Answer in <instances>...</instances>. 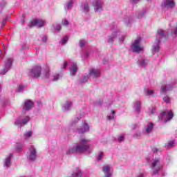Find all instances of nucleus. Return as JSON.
Returning a JSON list of instances; mask_svg holds the SVG:
<instances>
[{
	"label": "nucleus",
	"instance_id": "20e7f679",
	"mask_svg": "<svg viewBox=\"0 0 177 177\" xmlns=\"http://www.w3.org/2000/svg\"><path fill=\"white\" fill-rule=\"evenodd\" d=\"M28 122H30V116L21 115L16 118L14 122V125L18 128H21V127H24V125L27 124Z\"/></svg>",
	"mask_w": 177,
	"mask_h": 177
},
{
	"label": "nucleus",
	"instance_id": "37998d69",
	"mask_svg": "<svg viewBox=\"0 0 177 177\" xmlns=\"http://www.w3.org/2000/svg\"><path fill=\"white\" fill-rule=\"evenodd\" d=\"M45 77H46V78H50V70H48L47 71H46Z\"/></svg>",
	"mask_w": 177,
	"mask_h": 177
},
{
	"label": "nucleus",
	"instance_id": "4468645a",
	"mask_svg": "<svg viewBox=\"0 0 177 177\" xmlns=\"http://www.w3.org/2000/svg\"><path fill=\"white\" fill-rule=\"evenodd\" d=\"M13 158V153H10L6 156L3 160V168L9 169L12 166V160Z\"/></svg>",
	"mask_w": 177,
	"mask_h": 177
},
{
	"label": "nucleus",
	"instance_id": "393cba45",
	"mask_svg": "<svg viewBox=\"0 0 177 177\" xmlns=\"http://www.w3.org/2000/svg\"><path fill=\"white\" fill-rule=\"evenodd\" d=\"M81 120V115H76L69 123L70 127H75L77 124V122Z\"/></svg>",
	"mask_w": 177,
	"mask_h": 177
},
{
	"label": "nucleus",
	"instance_id": "e433bc0d",
	"mask_svg": "<svg viewBox=\"0 0 177 177\" xmlns=\"http://www.w3.org/2000/svg\"><path fill=\"white\" fill-rule=\"evenodd\" d=\"M60 78L59 75H55L51 77L50 80L51 81H57Z\"/></svg>",
	"mask_w": 177,
	"mask_h": 177
},
{
	"label": "nucleus",
	"instance_id": "c03bdc74",
	"mask_svg": "<svg viewBox=\"0 0 177 177\" xmlns=\"http://www.w3.org/2000/svg\"><path fill=\"white\" fill-rule=\"evenodd\" d=\"M79 45L80 46V48H84V46H85V41L84 40H80Z\"/></svg>",
	"mask_w": 177,
	"mask_h": 177
},
{
	"label": "nucleus",
	"instance_id": "b1692460",
	"mask_svg": "<svg viewBox=\"0 0 177 177\" xmlns=\"http://www.w3.org/2000/svg\"><path fill=\"white\" fill-rule=\"evenodd\" d=\"M74 5V0H70L64 5V9L66 12H68V10H71L73 8V6Z\"/></svg>",
	"mask_w": 177,
	"mask_h": 177
},
{
	"label": "nucleus",
	"instance_id": "603ef678",
	"mask_svg": "<svg viewBox=\"0 0 177 177\" xmlns=\"http://www.w3.org/2000/svg\"><path fill=\"white\" fill-rule=\"evenodd\" d=\"M152 151H153V153H158V151H161L160 149H158V148L154 147L152 149Z\"/></svg>",
	"mask_w": 177,
	"mask_h": 177
},
{
	"label": "nucleus",
	"instance_id": "cd10ccee",
	"mask_svg": "<svg viewBox=\"0 0 177 177\" xmlns=\"http://www.w3.org/2000/svg\"><path fill=\"white\" fill-rule=\"evenodd\" d=\"M88 80H89V75H83L80 79V84H85Z\"/></svg>",
	"mask_w": 177,
	"mask_h": 177
},
{
	"label": "nucleus",
	"instance_id": "6e6d98bb",
	"mask_svg": "<svg viewBox=\"0 0 177 177\" xmlns=\"http://www.w3.org/2000/svg\"><path fill=\"white\" fill-rule=\"evenodd\" d=\"M124 39H125V36H122L120 38H119V41L124 42Z\"/></svg>",
	"mask_w": 177,
	"mask_h": 177
},
{
	"label": "nucleus",
	"instance_id": "79ce46f5",
	"mask_svg": "<svg viewBox=\"0 0 177 177\" xmlns=\"http://www.w3.org/2000/svg\"><path fill=\"white\" fill-rule=\"evenodd\" d=\"M24 91V85H19L18 86V92H23Z\"/></svg>",
	"mask_w": 177,
	"mask_h": 177
},
{
	"label": "nucleus",
	"instance_id": "a211bd4d",
	"mask_svg": "<svg viewBox=\"0 0 177 177\" xmlns=\"http://www.w3.org/2000/svg\"><path fill=\"white\" fill-rule=\"evenodd\" d=\"M88 74L91 78L95 80L100 77V71L99 69L90 68Z\"/></svg>",
	"mask_w": 177,
	"mask_h": 177
},
{
	"label": "nucleus",
	"instance_id": "1a4fd4ad",
	"mask_svg": "<svg viewBox=\"0 0 177 177\" xmlns=\"http://www.w3.org/2000/svg\"><path fill=\"white\" fill-rule=\"evenodd\" d=\"M38 157L37 152V148L31 145L28 148V160L30 161H35Z\"/></svg>",
	"mask_w": 177,
	"mask_h": 177
},
{
	"label": "nucleus",
	"instance_id": "aec40b11",
	"mask_svg": "<svg viewBox=\"0 0 177 177\" xmlns=\"http://www.w3.org/2000/svg\"><path fill=\"white\" fill-rule=\"evenodd\" d=\"M89 125H88V123L84 122L83 123V126L80 128V129H77V132L78 133H85L86 132H89Z\"/></svg>",
	"mask_w": 177,
	"mask_h": 177
},
{
	"label": "nucleus",
	"instance_id": "052dcab7",
	"mask_svg": "<svg viewBox=\"0 0 177 177\" xmlns=\"http://www.w3.org/2000/svg\"><path fill=\"white\" fill-rule=\"evenodd\" d=\"M22 49H26V45L22 46Z\"/></svg>",
	"mask_w": 177,
	"mask_h": 177
},
{
	"label": "nucleus",
	"instance_id": "680f3d73",
	"mask_svg": "<svg viewBox=\"0 0 177 177\" xmlns=\"http://www.w3.org/2000/svg\"><path fill=\"white\" fill-rule=\"evenodd\" d=\"M0 55H2V51H1V52H0Z\"/></svg>",
	"mask_w": 177,
	"mask_h": 177
},
{
	"label": "nucleus",
	"instance_id": "58836bf2",
	"mask_svg": "<svg viewBox=\"0 0 177 177\" xmlns=\"http://www.w3.org/2000/svg\"><path fill=\"white\" fill-rule=\"evenodd\" d=\"M103 157H104L103 152H100V153L98 154L97 157V161H100V160H102V158H103Z\"/></svg>",
	"mask_w": 177,
	"mask_h": 177
},
{
	"label": "nucleus",
	"instance_id": "a878e982",
	"mask_svg": "<svg viewBox=\"0 0 177 177\" xmlns=\"http://www.w3.org/2000/svg\"><path fill=\"white\" fill-rule=\"evenodd\" d=\"M77 70L78 67L77 66V64H73L70 68V74L72 75H75V74H77Z\"/></svg>",
	"mask_w": 177,
	"mask_h": 177
},
{
	"label": "nucleus",
	"instance_id": "412c9836",
	"mask_svg": "<svg viewBox=\"0 0 177 177\" xmlns=\"http://www.w3.org/2000/svg\"><path fill=\"white\" fill-rule=\"evenodd\" d=\"M133 110H135L136 113H140L141 109H142V102L139 100H136L133 102Z\"/></svg>",
	"mask_w": 177,
	"mask_h": 177
},
{
	"label": "nucleus",
	"instance_id": "4be33fe9",
	"mask_svg": "<svg viewBox=\"0 0 177 177\" xmlns=\"http://www.w3.org/2000/svg\"><path fill=\"white\" fill-rule=\"evenodd\" d=\"M123 23L127 27H131L132 26V23H133V18L131 16H128L122 19Z\"/></svg>",
	"mask_w": 177,
	"mask_h": 177
},
{
	"label": "nucleus",
	"instance_id": "7ed1b4c3",
	"mask_svg": "<svg viewBox=\"0 0 177 177\" xmlns=\"http://www.w3.org/2000/svg\"><path fill=\"white\" fill-rule=\"evenodd\" d=\"M167 35H168V34L164 32V30H162V29L158 30L157 36L156 39V42L154 43L153 45L152 46V52L153 55L154 53H158V52H160V49L161 48L160 46L161 41L158 38H167Z\"/></svg>",
	"mask_w": 177,
	"mask_h": 177
},
{
	"label": "nucleus",
	"instance_id": "de8ad7c7",
	"mask_svg": "<svg viewBox=\"0 0 177 177\" xmlns=\"http://www.w3.org/2000/svg\"><path fill=\"white\" fill-rule=\"evenodd\" d=\"M124 139L125 138H124V136H121L118 138V141L119 142V143H121V142H124Z\"/></svg>",
	"mask_w": 177,
	"mask_h": 177
},
{
	"label": "nucleus",
	"instance_id": "bf43d9fd",
	"mask_svg": "<svg viewBox=\"0 0 177 177\" xmlns=\"http://www.w3.org/2000/svg\"><path fill=\"white\" fill-rule=\"evenodd\" d=\"M102 103L103 102L102 101H100V102H97V105L98 106H102Z\"/></svg>",
	"mask_w": 177,
	"mask_h": 177
},
{
	"label": "nucleus",
	"instance_id": "3c124183",
	"mask_svg": "<svg viewBox=\"0 0 177 177\" xmlns=\"http://www.w3.org/2000/svg\"><path fill=\"white\" fill-rule=\"evenodd\" d=\"M138 128H140V126L138 125V124H133L132 127H131V129L133 131L135 129H138Z\"/></svg>",
	"mask_w": 177,
	"mask_h": 177
},
{
	"label": "nucleus",
	"instance_id": "13d9d810",
	"mask_svg": "<svg viewBox=\"0 0 177 177\" xmlns=\"http://www.w3.org/2000/svg\"><path fill=\"white\" fill-rule=\"evenodd\" d=\"M55 30H57V31H60L62 30V26H58L55 28Z\"/></svg>",
	"mask_w": 177,
	"mask_h": 177
},
{
	"label": "nucleus",
	"instance_id": "e2e57ef3",
	"mask_svg": "<svg viewBox=\"0 0 177 177\" xmlns=\"http://www.w3.org/2000/svg\"><path fill=\"white\" fill-rule=\"evenodd\" d=\"M1 86H0V91H1Z\"/></svg>",
	"mask_w": 177,
	"mask_h": 177
},
{
	"label": "nucleus",
	"instance_id": "c9c22d12",
	"mask_svg": "<svg viewBox=\"0 0 177 177\" xmlns=\"http://www.w3.org/2000/svg\"><path fill=\"white\" fill-rule=\"evenodd\" d=\"M140 136H142V132H140V131H137L136 133L133 136V137H134L136 139H137V138H140Z\"/></svg>",
	"mask_w": 177,
	"mask_h": 177
},
{
	"label": "nucleus",
	"instance_id": "09e8293b",
	"mask_svg": "<svg viewBox=\"0 0 177 177\" xmlns=\"http://www.w3.org/2000/svg\"><path fill=\"white\" fill-rule=\"evenodd\" d=\"M67 66H68V63L67 62H64L63 66H62V68L63 70H65V68H67Z\"/></svg>",
	"mask_w": 177,
	"mask_h": 177
},
{
	"label": "nucleus",
	"instance_id": "4c0bfd02",
	"mask_svg": "<svg viewBox=\"0 0 177 177\" xmlns=\"http://www.w3.org/2000/svg\"><path fill=\"white\" fill-rule=\"evenodd\" d=\"M172 37H176L177 35V26L171 31Z\"/></svg>",
	"mask_w": 177,
	"mask_h": 177
},
{
	"label": "nucleus",
	"instance_id": "7c9ffc66",
	"mask_svg": "<svg viewBox=\"0 0 177 177\" xmlns=\"http://www.w3.org/2000/svg\"><path fill=\"white\" fill-rule=\"evenodd\" d=\"M24 139H26V140H27V139H30V138H31V136H32V131H27L24 134Z\"/></svg>",
	"mask_w": 177,
	"mask_h": 177
},
{
	"label": "nucleus",
	"instance_id": "c756f323",
	"mask_svg": "<svg viewBox=\"0 0 177 177\" xmlns=\"http://www.w3.org/2000/svg\"><path fill=\"white\" fill-rule=\"evenodd\" d=\"M74 153H77V151H75V147H74L73 148H69L66 151V154H67L68 156L70 154H74Z\"/></svg>",
	"mask_w": 177,
	"mask_h": 177
},
{
	"label": "nucleus",
	"instance_id": "864d4df0",
	"mask_svg": "<svg viewBox=\"0 0 177 177\" xmlns=\"http://www.w3.org/2000/svg\"><path fill=\"white\" fill-rule=\"evenodd\" d=\"M8 21V18H6L3 20V23H2V27H5V24H6V22Z\"/></svg>",
	"mask_w": 177,
	"mask_h": 177
},
{
	"label": "nucleus",
	"instance_id": "f03ea898",
	"mask_svg": "<svg viewBox=\"0 0 177 177\" xmlns=\"http://www.w3.org/2000/svg\"><path fill=\"white\" fill-rule=\"evenodd\" d=\"M90 147L91 140L88 138H81L80 142L76 144V145L75 146L76 153L79 154L85 153L86 151H88Z\"/></svg>",
	"mask_w": 177,
	"mask_h": 177
},
{
	"label": "nucleus",
	"instance_id": "6ab92c4d",
	"mask_svg": "<svg viewBox=\"0 0 177 177\" xmlns=\"http://www.w3.org/2000/svg\"><path fill=\"white\" fill-rule=\"evenodd\" d=\"M73 106V102L71 101H66L62 105V108L63 111L65 113H67L68 111H70L71 110V107Z\"/></svg>",
	"mask_w": 177,
	"mask_h": 177
},
{
	"label": "nucleus",
	"instance_id": "dca6fc26",
	"mask_svg": "<svg viewBox=\"0 0 177 177\" xmlns=\"http://www.w3.org/2000/svg\"><path fill=\"white\" fill-rule=\"evenodd\" d=\"M161 6L167 9H174L175 8V1L174 0H164Z\"/></svg>",
	"mask_w": 177,
	"mask_h": 177
},
{
	"label": "nucleus",
	"instance_id": "f704fd0d",
	"mask_svg": "<svg viewBox=\"0 0 177 177\" xmlns=\"http://www.w3.org/2000/svg\"><path fill=\"white\" fill-rule=\"evenodd\" d=\"M174 145H175V142L174 141H170L165 145L166 149H171V147H174Z\"/></svg>",
	"mask_w": 177,
	"mask_h": 177
},
{
	"label": "nucleus",
	"instance_id": "9b49d317",
	"mask_svg": "<svg viewBox=\"0 0 177 177\" xmlns=\"http://www.w3.org/2000/svg\"><path fill=\"white\" fill-rule=\"evenodd\" d=\"M13 64V59L8 58L5 60V64L3 69L0 72L1 75H5L12 68V64Z\"/></svg>",
	"mask_w": 177,
	"mask_h": 177
},
{
	"label": "nucleus",
	"instance_id": "a19ab883",
	"mask_svg": "<svg viewBox=\"0 0 177 177\" xmlns=\"http://www.w3.org/2000/svg\"><path fill=\"white\" fill-rule=\"evenodd\" d=\"M24 147L23 145H19L16 146V150L17 151H20Z\"/></svg>",
	"mask_w": 177,
	"mask_h": 177
},
{
	"label": "nucleus",
	"instance_id": "72a5a7b5",
	"mask_svg": "<svg viewBox=\"0 0 177 177\" xmlns=\"http://www.w3.org/2000/svg\"><path fill=\"white\" fill-rule=\"evenodd\" d=\"M111 114H112V115H109L107 116V119H108L109 121H111V120H114V115L115 114V111L112 110V111H111Z\"/></svg>",
	"mask_w": 177,
	"mask_h": 177
},
{
	"label": "nucleus",
	"instance_id": "5fc2aeb1",
	"mask_svg": "<svg viewBox=\"0 0 177 177\" xmlns=\"http://www.w3.org/2000/svg\"><path fill=\"white\" fill-rule=\"evenodd\" d=\"M136 177H145V173H138Z\"/></svg>",
	"mask_w": 177,
	"mask_h": 177
},
{
	"label": "nucleus",
	"instance_id": "f3484780",
	"mask_svg": "<svg viewBox=\"0 0 177 177\" xmlns=\"http://www.w3.org/2000/svg\"><path fill=\"white\" fill-rule=\"evenodd\" d=\"M137 64L139 67L145 68L147 64H149V59L147 58L140 57L137 61Z\"/></svg>",
	"mask_w": 177,
	"mask_h": 177
},
{
	"label": "nucleus",
	"instance_id": "0eeeda50",
	"mask_svg": "<svg viewBox=\"0 0 177 177\" xmlns=\"http://www.w3.org/2000/svg\"><path fill=\"white\" fill-rule=\"evenodd\" d=\"M175 88L174 82H169L163 81L161 88H160V93L161 95H165L167 92H169V91H172Z\"/></svg>",
	"mask_w": 177,
	"mask_h": 177
},
{
	"label": "nucleus",
	"instance_id": "f8f14e48",
	"mask_svg": "<svg viewBox=\"0 0 177 177\" xmlns=\"http://www.w3.org/2000/svg\"><path fill=\"white\" fill-rule=\"evenodd\" d=\"M92 5L94 8V11L95 13H100L103 11V1L100 0H94L92 2Z\"/></svg>",
	"mask_w": 177,
	"mask_h": 177
},
{
	"label": "nucleus",
	"instance_id": "9d476101",
	"mask_svg": "<svg viewBox=\"0 0 177 177\" xmlns=\"http://www.w3.org/2000/svg\"><path fill=\"white\" fill-rule=\"evenodd\" d=\"M141 39H142L140 37L138 38L131 45V50L134 53H140V52L143 50V47L140 46Z\"/></svg>",
	"mask_w": 177,
	"mask_h": 177
},
{
	"label": "nucleus",
	"instance_id": "f257e3e1",
	"mask_svg": "<svg viewBox=\"0 0 177 177\" xmlns=\"http://www.w3.org/2000/svg\"><path fill=\"white\" fill-rule=\"evenodd\" d=\"M147 161L150 165L152 172L151 176H158L160 175V171L162 169V162L161 161V158H155L150 160V159L147 158Z\"/></svg>",
	"mask_w": 177,
	"mask_h": 177
},
{
	"label": "nucleus",
	"instance_id": "2f4dec72",
	"mask_svg": "<svg viewBox=\"0 0 177 177\" xmlns=\"http://www.w3.org/2000/svg\"><path fill=\"white\" fill-rule=\"evenodd\" d=\"M143 17H146V10L140 12L137 16V19H143Z\"/></svg>",
	"mask_w": 177,
	"mask_h": 177
},
{
	"label": "nucleus",
	"instance_id": "ddd939ff",
	"mask_svg": "<svg viewBox=\"0 0 177 177\" xmlns=\"http://www.w3.org/2000/svg\"><path fill=\"white\" fill-rule=\"evenodd\" d=\"M34 107V102L30 100H26L22 104V113H27V111H30L31 109Z\"/></svg>",
	"mask_w": 177,
	"mask_h": 177
},
{
	"label": "nucleus",
	"instance_id": "a18cd8bd",
	"mask_svg": "<svg viewBox=\"0 0 177 177\" xmlns=\"http://www.w3.org/2000/svg\"><path fill=\"white\" fill-rule=\"evenodd\" d=\"M70 23L67 21V19L62 20V26H68Z\"/></svg>",
	"mask_w": 177,
	"mask_h": 177
},
{
	"label": "nucleus",
	"instance_id": "2eb2a0df",
	"mask_svg": "<svg viewBox=\"0 0 177 177\" xmlns=\"http://www.w3.org/2000/svg\"><path fill=\"white\" fill-rule=\"evenodd\" d=\"M46 23V21L42 19H33L28 25L29 27H44V24Z\"/></svg>",
	"mask_w": 177,
	"mask_h": 177
},
{
	"label": "nucleus",
	"instance_id": "39448f33",
	"mask_svg": "<svg viewBox=\"0 0 177 177\" xmlns=\"http://www.w3.org/2000/svg\"><path fill=\"white\" fill-rule=\"evenodd\" d=\"M41 71H42V68L40 66H35L29 69L27 74L32 78H39L41 77Z\"/></svg>",
	"mask_w": 177,
	"mask_h": 177
},
{
	"label": "nucleus",
	"instance_id": "bb28decb",
	"mask_svg": "<svg viewBox=\"0 0 177 177\" xmlns=\"http://www.w3.org/2000/svg\"><path fill=\"white\" fill-rule=\"evenodd\" d=\"M81 10L84 12V13H88L89 12V4L87 3H84V4L81 5Z\"/></svg>",
	"mask_w": 177,
	"mask_h": 177
},
{
	"label": "nucleus",
	"instance_id": "5701e85b",
	"mask_svg": "<svg viewBox=\"0 0 177 177\" xmlns=\"http://www.w3.org/2000/svg\"><path fill=\"white\" fill-rule=\"evenodd\" d=\"M154 128V124L153 122H149L147 126L145 127L144 129L145 131V133L149 135L153 132V129Z\"/></svg>",
	"mask_w": 177,
	"mask_h": 177
},
{
	"label": "nucleus",
	"instance_id": "4d7b16f0",
	"mask_svg": "<svg viewBox=\"0 0 177 177\" xmlns=\"http://www.w3.org/2000/svg\"><path fill=\"white\" fill-rule=\"evenodd\" d=\"M84 59H87V57H89V53L88 52H86L84 55Z\"/></svg>",
	"mask_w": 177,
	"mask_h": 177
},
{
	"label": "nucleus",
	"instance_id": "8fccbe9b",
	"mask_svg": "<svg viewBox=\"0 0 177 177\" xmlns=\"http://www.w3.org/2000/svg\"><path fill=\"white\" fill-rule=\"evenodd\" d=\"M47 41H48V37L46 36H43L41 38V41L45 44L46 43Z\"/></svg>",
	"mask_w": 177,
	"mask_h": 177
},
{
	"label": "nucleus",
	"instance_id": "ea45409f",
	"mask_svg": "<svg viewBox=\"0 0 177 177\" xmlns=\"http://www.w3.org/2000/svg\"><path fill=\"white\" fill-rule=\"evenodd\" d=\"M163 100H164V102H165V103H167V104L171 102V100L169 99V97H168V96L164 97Z\"/></svg>",
	"mask_w": 177,
	"mask_h": 177
},
{
	"label": "nucleus",
	"instance_id": "c85d7f7f",
	"mask_svg": "<svg viewBox=\"0 0 177 177\" xmlns=\"http://www.w3.org/2000/svg\"><path fill=\"white\" fill-rule=\"evenodd\" d=\"M145 95L150 97L151 96H156V92L153 91V90L149 89L145 92Z\"/></svg>",
	"mask_w": 177,
	"mask_h": 177
},
{
	"label": "nucleus",
	"instance_id": "473e14b6",
	"mask_svg": "<svg viewBox=\"0 0 177 177\" xmlns=\"http://www.w3.org/2000/svg\"><path fill=\"white\" fill-rule=\"evenodd\" d=\"M68 41V37L64 36L63 39L60 41V44L62 45H66L67 44V41Z\"/></svg>",
	"mask_w": 177,
	"mask_h": 177
},
{
	"label": "nucleus",
	"instance_id": "423d86ee",
	"mask_svg": "<svg viewBox=\"0 0 177 177\" xmlns=\"http://www.w3.org/2000/svg\"><path fill=\"white\" fill-rule=\"evenodd\" d=\"M111 30L112 32V34L109 36H108L107 42L109 44H113L114 42V39L120 35V29H118L117 25H112L111 26Z\"/></svg>",
	"mask_w": 177,
	"mask_h": 177
},
{
	"label": "nucleus",
	"instance_id": "6e6552de",
	"mask_svg": "<svg viewBox=\"0 0 177 177\" xmlns=\"http://www.w3.org/2000/svg\"><path fill=\"white\" fill-rule=\"evenodd\" d=\"M172 118H174V112L172 111H165L159 115V120L162 121V122H168V121H171Z\"/></svg>",
	"mask_w": 177,
	"mask_h": 177
},
{
	"label": "nucleus",
	"instance_id": "49530a36",
	"mask_svg": "<svg viewBox=\"0 0 177 177\" xmlns=\"http://www.w3.org/2000/svg\"><path fill=\"white\" fill-rule=\"evenodd\" d=\"M5 5H6V1H1L0 2V9H2V8H3V6H5Z\"/></svg>",
	"mask_w": 177,
	"mask_h": 177
}]
</instances>
